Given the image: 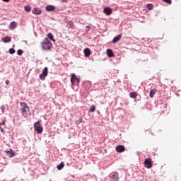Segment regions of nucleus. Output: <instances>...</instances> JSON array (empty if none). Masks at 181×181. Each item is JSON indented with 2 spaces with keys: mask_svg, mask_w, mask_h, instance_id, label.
Here are the masks:
<instances>
[{
  "mask_svg": "<svg viewBox=\"0 0 181 181\" xmlns=\"http://www.w3.org/2000/svg\"><path fill=\"white\" fill-rule=\"evenodd\" d=\"M32 12L34 15H42V10L40 8H33Z\"/></svg>",
  "mask_w": 181,
  "mask_h": 181,
  "instance_id": "9b49d317",
  "label": "nucleus"
},
{
  "mask_svg": "<svg viewBox=\"0 0 181 181\" xmlns=\"http://www.w3.org/2000/svg\"><path fill=\"white\" fill-rule=\"evenodd\" d=\"M116 151L119 153H121V152H124L125 151V146L122 145H119L116 146Z\"/></svg>",
  "mask_w": 181,
  "mask_h": 181,
  "instance_id": "9d476101",
  "label": "nucleus"
},
{
  "mask_svg": "<svg viewBox=\"0 0 181 181\" xmlns=\"http://www.w3.org/2000/svg\"><path fill=\"white\" fill-rule=\"evenodd\" d=\"M155 94H156V89H151L149 93V97L151 98H153V97H155Z\"/></svg>",
  "mask_w": 181,
  "mask_h": 181,
  "instance_id": "a211bd4d",
  "label": "nucleus"
},
{
  "mask_svg": "<svg viewBox=\"0 0 181 181\" xmlns=\"http://www.w3.org/2000/svg\"><path fill=\"white\" fill-rule=\"evenodd\" d=\"M103 12L105 15H107V16H110V15H111V13H112V9H111V8H110V7H105L103 9Z\"/></svg>",
  "mask_w": 181,
  "mask_h": 181,
  "instance_id": "6e6552de",
  "label": "nucleus"
},
{
  "mask_svg": "<svg viewBox=\"0 0 181 181\" xmlns=\"http://www.w3.org/2000/svg\"><path fill=\"white\" fill-rule=\"evenodd\" d=\"M68 0H62L61 2H67Z\"/></svg>",
  "mask_w": 181,
  "mask_h": 181,
  "instance_id": "c9c22d12",
  "label": "nucleus"
},
{
  "mask_svg": "<svg viewBox=\"0 0 181 181\" xmlns=\"http://www.w3.org/2000/svg\"><path fill=\"white\" fill-rule=\"evenodd\" d=\"M47 73H48V69L47 67H45L42 73L40 74V80H46V77H47Z\"/></svg>",
  "mask_w": 181,
  "mask_h": 181,
  "instance_id": "39448f33",
  "label": "nucleus"
},
{
  "mask_svg": "<svg viewBox=\"0 0 181 181\" xmlns=\"http://www.w3.org/2000/svg\"><path fill=\"white\" fill-rule=\"evenodd\" d=\"M6 153H7V155L9 158H13V156H15V155H16L15 153V151L12 149H10L9 151H6Z\"/></svg>",
  "mask_w": 181,
  "mask_h": 181,
  "instance_id": "f8f14e48",
  "label": "nucleus"
},
{
  "mask_svg": "<svg viewBox=\"0 0 181 181\" xmlns=\"http://www.w3.org/2000/svg\"><path fill=\"white\" fill-rule=\"evenodd\" d=\"M20 104L21 105V114L22 115H23V102H21Z\"/></svg>",
  "mask_w": 181,
  "mask_h": 181,
  "instance_id": "cd10ccee",
  "label": "nucleus"
},
{
  "mask_svg": "<svg viewBox=\"0 0 181 181\" xmlns=\"http://www.w3.org/2000/svg\"><path fill=\"white\" fill-rule=\"evenodd\" d=\"M106 53H107V57H114V52H112V49H107L106 50Z\"/></svg>",
  "mask_w": 181,
  "mask_h": 181,
  "instance_id": "dca6fc26",
  "label": "nucleus"
},
{
  "mask_svg": "<svg viewBox=\"0 0 181 181\" xmlns=\"http://www.w3.org/2000/svg\"><path fill=\"white\" fill-rule=\"evenodd\" d=\"M0 110H1V112H2L3 114H4V112H5V106H4V105H1V106L0 107Z\"/></svg>",
  "mask_w": 181,
  "mask_h": 181,
  "instance_id": "c85d7f7f",
  "label": "nucleus"
},
{
  "mask_svg": "<svg viewBox=\"0 0 181 181\" xmlns=\"http://www.w3.org/2000/svg\"><path fill=\"white\" fill-rule=\"evenodd\" d=\"M146 8H147L148 11H152V9H153V4H146Z\"/></svg>",
  "mask_w": 181,
  "mask_h": 181,
  "instance_id": "b1692460",
  "label": "nucleus"
},
{
  "mask_svg": "<svg viewBox=\"0 0 181 181\" xmlns=\"http://www.w3.org/2000/svg\"><path fill=\"white\" fill-rule=\"evenodd\" d=\"M0 132H4V128H2V127H0Z\"/></svg>",
  "mask_w": 181,
  "mask_h": 181,
  "instance_id": "2f4dec72",
  "label": "nucleus"
},
{
  "mask_svg": "<svg viewBox=\"0 0 181 181\" xmlns=\"http://www.w3.org/2000/svg\"><path fill=\"white\" fill-rule=\"evenodd\" d=\"M3 2H9L11 0H2Z\"/></svg>",
  "mask_w": 181,
  "mask_h": 181,
  "instance_id": "72a5a7b5",
  "label": "nucleus"
},
{
  "mask_svg": "<svg viewBox=\"0 0 181 181\" xmlns=\"http://www.w3.org/2000/svg\"><path fill=\"white\" fill-rule=\"evenodd\" d=\"M16 25H17V24H16V22L12 21V22L10 23L9 29H11V30H13V29H16Z\"/></svg>",
  "mask_w": 181,
  "mask_h": 181,
  "instance_id": "f3484780",
  "label": "nucleus"
},
{
  "mask_svg": "<svg viewBox=\"0 0 181 181\" xmlns=\"http://www.w3.org/2000/svg\"><path fill=\"white\" fill-rule=\"evenodd\" d=\"M86 28L88 30H86V32H88L90 30V26L87 25Z\"/></svg>",
  "mask_w": 181,
  "mask_h": 181,
  "instance_id": "7c9ffc66",
  "label": "nucleus"
},
{
  "mask_svg": "<svg viewBox=\"0 0 181 181\" xmlns=\"http://www.w3.org/2000/svg\"><path fill=\"white\" fill-rule=\"evenodd\" d=\"M144 165L146 168H147V169H151V168H152V166L153 165V164L152 163V159L146 158V160H144Z\"/></svg>",
  "mask_w": 181,
  "mask_h": 181,
  "instance_id": "0eeeda50",
  "label": "nucleus"
},
{
  "mask_svg": "<svg viewBox=\"0 0 181 181\" xmlns=\"http://www.w3.org/2000/svg\"><path fill=\"white\" fill-rule=\"evenodd\" d=\"M13 47H15V45H13V47L8 49V53L10 54H14V53L16 52Z\"/></svg>",
  "mask_w": 181,
  "mask_h": 181,
  "instance_id": "4be33fe9",
  "label": "nucleus"
},
{
  "mask_svg": "<svg viewBox=\"0 0 181 181\" xmlns=\"http://www.w3.org/2000/svg\"><path fill=\"white\" fill-rule=\"evenodd\" d=\"M83 53L85 54V57H89L90 54H91V50L88 48H85L83 49Z\"/></svg>",
  "mask_w": 181,
  "mask_h": 181,
  "instance_id": "4468645a",
  "label": "nucleus"
},
{
  "mask_svg": "<svg viewBox=\"0 0 181 181\" xmlns=\"http://www.w3.org/2000/svg\"><path fill=\"white\" fill-rule=\"evenodd\" d=\"M47 37L49 39V40H52V42H56V40H54V37L53 36V34L49 33L47 34Z\"/></svg>",
  "mask_w": 181,
  "mask_h": 181,
  "instance_id": "aec40b11",
  "label": "nucleus"
},
{
  "mask_svg": "<svg viewBox=\"0 0 181 181\" xmlns=\"http://www.w3.org/2000/svg\"><path fill=\"white\" fill-rule=\"evenodd\" d=\"M163 2H165L166 4H172V0H163Z\"/></svg>",
  "mask_w": 181,
  "mask_h": 181,
  "instance_id": "c756f323",
  "label": "nucleus"
},
{
  "mask_svg": "<svg viewBox=\"0 0 181 181\" xmlns=\"http://www.w3.org/2000/svg\"><path fill=\"white\" fill-rule=\"evenodd\" d=\"M71 83L72 86H78L80 83V78H78L74 74H72L71 77Z\"/></svg>",
  "mask_w": 181,
  "mask_h": 181,
  "instance_id": "20e7f679",
  "label": "nucleus"
},
{
  "mask_svg": "<svg viewBox=\"0 0 181 181\" xmlns=\"http://www.w3.org/2000/svg\"><path fill=\"white\" fill-rule=\"evenodd\" d=\"M90 112H94L95 111V105H93L89 109Z\"/></svg>",
  "mask_w": 181,
  "mask_h": 181,
  "instance_id": "a878e982",
  "label": "nucleus"
},
{
  "mask_svg": "<svg viewBox=\"0 0 181 181\" xmlns=\"http://www.w3.org/2000/svg\"><path fill=\"white\" fill-rule=\"evenodd\" d=\"M67 25L70 29L74 30V23L73 21H69Z\"/></svg>",
  "mask_w": 181,
  "mask_h": 181,
  "instance_id": "412c9836",
  "label": "nucleus"
},
{
  "mask_svg": "<svg viewBox=\"0 0 181 181\" xmlns=\"http://www.w3.org/2000/svg\"><path fill=\"white\" fill-rule=\"evenodd\" d=\"M41 45L42 50H45V52H49V50H50V49H52L53 46L50 40H49V39L46 37L44 38L43 41L41 43Z\"/></svg>",
  "mask_w": 181,
  "mask_h": 181,
  "instance_id": "f257e3e1",
  "label": "nucleus"
},
{
  "mask_svg": "<svg viewBox=\"0 0 181 181\" xmlns=\"http://www.w3.org/2000/svg\"><path fill=\"white\" fill-rule=\"evenodd\" d=\"M122 38V34H119L117 36L115 37L112 41V43H117V42H119Z\"/></svg>",
  "mask_w": 181,
  "mask_h": 181,
  "instance_id": "1a4fd4ad",
  "label": "nucleus"
},
{
  "mask_svg": "<svg viewBox=\"0 0 181 181\" xmlns=\"http://www.w3.org/2000/svg\"><path fill=\"white\" fill-rule=\"evenodd\" d=\"M42 120H38L34 123V130L37 134H42L43 132V127H42Z\"/></svg>",
  "mask_w": 181,
  "mask_h": 181,
  "instance_id": "f03ea898",
  "label": "nucleus"
},
{
  "mask_svg": "<svg viewBox=\"0 0 181 181\" xmlns=\"http://www.w3.org/2000/svg\"><path fill=\"white\" fill-rule=\"evenodd\" d=\"M25 42V43H28V42H26V41H24Z\"/></svg>",
  "mask_w": 181,
  "mask_h": 181,
  "instance_id": "4c0bfd02",
  "label": "nucleus"
},
{
  "mask_svg": "<svg viewBox=\"0 0 181 181\" xmlns=\"http://www.w3.org/2000/svg\"><path fill=\"white\" fill-rule=\"evenodd\" d=\"M109 178L111 181H119V174L117 172H112L109 174Z\"/></svg>",
  "mask_w": 181,
  "mask_h": 181,
  "instance_id": "7ed1b4c3",
  "label": "nucleus"
},
{
  "mask_svg": "<svg viewBox=\"0 0 181 181\" xmlns=\"http://www.w3.org/2000/svg\"><path fill=\"white\" fill-rule=\"evenodd\" d=\"M81 120H79L76 122V124H81Z\"/></svg>",
  "mask_w": 181,
  "mask_h": 181,
  "instance_id": "e433bc0d",
  "label": "nucleus"
},
{
  "mask_svg": "<svg viewBox=\"0 0 181 181\" xmlns=\"http://www.w3.org/2000/svg\"><path fill=\"white\" fill-rule=\"evenodd\" d=\"M0 127H1V123H0Z\"/></svg>",
  "mask_w": 181,
  "mask_h": 181,
  "instance_id": "58836bf2",
  "label": "nucleus"
},
{
  "mask_svg": "<svg viewBox=\"0 0 181 181\" xmlns=\"http://www.w3.org/2000/svg\"><path fill=\"white\" fill-rule=\"evenodd\" d=\"M27 115H30V111L29 110V107L25 103H23V117Z\"/></svg>",
  "mask_w": 181,
  "mask_h": 181,
  "instance_id": "423d86ee",
  "label": "nucleus"
},
{
  "mask_svg": "<svg viewBox=\"0 0 181 181\" xmlns=\"http://www.w3.org/2000/svg\"><path fill=\"white\" fill-rule=\"evenodd\" d=\"M64 168V162L62 161L57 166V168L58 170H62Z\"/></svg>",
  "mask_w": 181,
  "mask_h": 181,
  "instance_id": "6ab92c4d",
  "label": "nucleus"
},
{
  "mask_svg": "<svg viewBox=\"0 0 181 181\" xmlns=\"http://www.w3.org/2000/svg\"><path fill=\"white\" fill-rule=\"evenodd\" d=\"M130 97L131 98H136V97H138V94L136 93V92H131Z\"/></svg>",
  "mask_w": 181,
  "mask_h": 181,
  "instance_id": "5701e85b",
  "label": "nucleus"
},
{
  "mask_svg": "<svg viewBox=\"0 0 181 181\" xmlns=\"http://www.w3.org/2000/svg\"><path fill=\"white\" fill-rule=\"evenodd\" d=\"M46 11H47V12H52L53 11H54V9H56V7L53 5H47L45 7Z\"/></svg>",
  "mask_w": 181,
  "mask_h": 181,
  "instance_id": "ddd939ff",
  "label": "nucleus"
},
{
  "mask_svg": "<svg viewBox=\"0 0 181 181\" xmlns=\"http://www.w3.org/2000/svg\"><path fill=\"white\" fill-rule=\"evenodd\" d=\"M24 9L25 12H30L32 11V7H30V6H25Z\"/></svg>",
  "mask_w": 181,
  "mask_h": 181,
  "instance_id": "393cba45",
  "label": "nucleus"
},
{
  "mask_svg": "<svg viewBox=\"0 0 181 181\" xmlns=\"http://www.w3.org/2000/svg\"><path fill=\"white\" fill-rule=\"evenodd\" d=\"M6 84H9V80H6Z\"/></svg>",
  "mask_w": 181,
  "mask_h": 181,
  "instance_id": "f704fd0d",
  "label": "nucleus"
},
{
  "mask_svg": "<svg viewBox=\"0 0 181 181\" xmlns=\"http://www.w3.org/2000/svg\"><path fill=\"white\" fill-rule=\"evenodd\" d=\"M1 125H5V120H4L1 123Z\"/></svg>",
  "mask_w": 181,
  "mask_h": 181,
  "instance_id": "473e14b6",
  "label": "nucleus"
},
{
  "mask_svg": "<svg viewBox=\"0 0 181 181\" xmlns=\"http://www.w3.org/2000/svg\"><path fill=\"white\" fill-rule=\"evenodd\" d=\"M11 40H12V38L9 36H5L2 38V42H4V43H9Z\"/></svg>",
  "mask_w": 181,
  "mask_h": 181,
  "instance_id": "2eb2a0df",
  "label": "nucleus"
},
{
  "mask_svg": "<svg viewBox=\"0 0 181 181\" xmlns=\"http://www.w3.org/2000/svg\"><path fill=\"white\" fill-rule=\"evenodd\" d=\"M17 54H18V56H22V54H23V50H22V49H18V50L17 51Z\"/></svg>",
  "mask_w": 181,
  "mask_h": 181,
  "instance_id": "bb28decb",
  "label": "nucleus"
}]
</instances>
